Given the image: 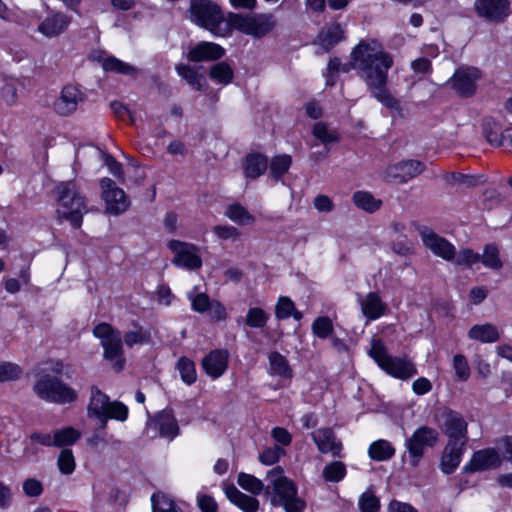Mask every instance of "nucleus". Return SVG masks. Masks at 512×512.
Returning a JSON list of instances; mask_svg holds the SVG:
<instances>
[{
    "mask_svg": "<svg viewBox=\"0 0 512 512\" xmlns=\"http://www.w3.org/2000/svg\"><path fill=\"white\" fill-rule=\"evenodd\" d=\"M71 19L62 13H52L39 25V32H61L68 28Z\"/></svg>",
    "mask_w": 512,
    "mask_h": 512,
    "instance_id": "nucleus-31",
    "label": "nucleus"
},
{
    "mask_svg": "<svg viewBox=\"0 0 512 512\" xmlns=\"http://www.w3.org/2000/svg\"><path fill=\"white\" fill-rule=\"evenodd\" d=\"M368 454L374 461H386L394 456L395 448L387 440L380 439L369 446Z\"/></svg>",
    "mask_w": 512,
    "mask_h": 512,
    "instance_id": "nucleus-32",
    "label": "nucleus"
},
{
    "mask_svg": "<svg viewBox=\"0 0 512 512\" xmlns=\"http://www.w3.org/2000/svg\"><path fill=\"white\" fill-rule=\"evenodd\" d=\"M355 205L369 213H373L380 209L382 201L374 198L372 194L365 191H358L353 195Z\"/></svg>",
    "mask_w": 512,
    "mask_h": 512,
    "instance_id": "nucleus-36",
    "label": "nucleus"
},
{
    "mask_svg": "<svg viewBox=\"0 0 512 512\" xmlns=\"http://www.w3.org/2000/svg\"><path fill=\"white\" fill-rule=\"evenodd\" d=\"M225 216L239 225H248L255 222V217L239 203H233L227 206Z\"/></svg>",
    "mask_w": 512,
    "mask_h": 512,
    "instance_id": "nucleus-33",
    "label": "nucleus"
},
{
    "mask_svg": "<svg viewBox=\"0 0 512 512\" xmlns=\"http://www.w3.org/2000/svg\"><path fill=\"white\" fill-rule=\"evenodd\" d=\"M189 11L193 22L211 32L224 20L222 9L212 0H190Z\"/></svg>",
    "mask_w": 512,
    "mask_h": 512,
    "instance_id": "nucleus-8",
    "label": "nucleus"
},
{
    "mask_svg": "<svg viewBox=\"0 0 512 512\" xmlns=\"http://www.w3.org/2000/svg\"><path fill=\"white\" fill-rule=\"evenodd\" d=\"M209 77L218 84L228 85L234 78V71L228 63L218 62L210 67Z\"/></svg>",
    "mask_w": 512,
    "mask_h": 512,
    "instance_id": "nucleus-34",
    "label": "nucleus"
},
{
    "mask_svg": "<svg viewBox=\"0 0 512 512\" xmlns=\"http://www.w3.org/2000/svg\"><path fill=\"white\" fill-rule=\"evenodd\" d=\"M334 326L332 320L327 316L317 317L312 324V332L320 339L332 336Z\"/></svg>",
    "mask_w": 512,
    "mask_h": 512,
    "instance_id": "nucleus-45",
    "label": "nucleus"
},
{
    "mask_svg": "<svg viewBox=\"0 0 512 512\" xmlns=\"http://www.w3.org/2000/svg\"><path fill=\"white\" fill-rule=\"evenodd\" d=\"M313 136L318 139L326 147L329 144L336 143L339 141V136L336 130L331 129L324 122H317L313 126Z\"/></svg>",
    "mask_w": 512,
    "mask_h": 512,
    "instance_id": "nucleus-39",
    "label": "nucleus"
},
{
    "mask_svg": "<svg viewBox=\"0 0 512 512\" xmlns=\"http://www.w3.org/2000/svg\"><path fill=\"white\" fill-rule=\"evenodd\" d=\"M53 434L57 447L72 445L80 438V433L72 427L56 430Z\"/></svg>",
    "mask_w": 512,
    "mask_h": 512,
    "instance_id": "nucleus-48",
    "label": "nucleus"
},
{
    "mask_svg": "<svg viewBox=\"0 0 512 512\" xmlns=\"http://www.w3.org/2000/svg\"><path fill=\"white\" fill-rule=\"evenodd\" d=\"M361 311L370 321L376 320L385 314L387 306L376 292L368 293L361 301Z\"/></svg>",
    "mask_w": 512,
    "mask_h": 512,
    "instance_id": "nucleus-24",
    "label": "nucleus"
},
{
    "mask_svg": "<svg viewBox=\"0 0 512 512\" xmlns=\"http://www.w3.org/2000/svg\"><path fill=\"white\" fill-rule=\"evenodd\" d=\"M483 133L486 140L494 146H503V131L501 125L493 119H486L483 123Z\"/></svg>",
    "mask_w": 512,
    "mask_h": 512,
    "instance_id": "nucleus-37",
    "label": "nucleus"
},
{
    "mask_svg": "<svg viewBox=\"0 0 512 512\" xmlns=\"http://www.w3.org/2000/svg\"><path fill=\"white\" fill-rule=\"evenodd\" d=\"M436 418L439 427L448 437V442H463V444H467V422L459 412L445 408Z\"/></svg>",
    "mask_w": 512,
    "mask_h": 512,
    "instance_id": "nucleus-10",
    "label": "nucleus"
},
{
    "mask_svg": "<svg viewBox=\"0 0 512 512\" xmlns=\"http://www.w3.org/2000/svg\"><path fill=\"white\" fill-rule=\"evenodd\" d=\"M359 508L362 512H378L380 508L379 499L368 490L360 496Z\"/></svg>",
    "mask_w": 512,
    "mask_h": 512,
    "instance_id": "nucleus-56",
    "label": "nucleus"
},
{
    "mask_svg": "<svg viewBox=\"0 0 512 512\" xmlns=\"http://www.w3.org/2000/svg\"><path fill=\"white\" fill-rule=\"evenodd\" d=\"M58 201L60 208L58 213L61 217L69 220L74 228H79L82 223V216L87 212L84 198L72 181L62 182L57 187Z\"/></svg>",
    "mask_w": 512,
    "mask_h": 512,
    "instance_id": "nucleus-4",
    "label": "nucleus"
},
{
    "mask_svg": "<svg viewBox=\"0 0 512 512\" xmlns=\"http://www.w3.org/2000/svg\"><path fill=\"white\" fill-rule=\"evenodd\" d=\"M177 369L182 381L187 385H191L196 381V369L192 360L186 357H181L177 362Z\"/></svg>",
    "mask_w": 512,
    "mask_h": 512,
    "instance_id": "nucleus-44",
    "label": "nucleus"
},
{
    "mask_svg": "<svg viewBox=\"0 0 512 512\" xmlns=\"http://www.w3.org/2000/svg\"><path fill=\"white\" fill-rule=\"evenodd\" d=\"M285 454V450L280 446L266 448L260 455L259 461L264 465H273L279 461L280 457Z\"/></svg>",
    "mask_w": 512,
    "mask_h": 512,
    "instance_id": "nucleus-58",
    "label": "nucleus"
},
{
    "mask_svg": "<svg viewBox=\"0 0 512 512\" xmlns=\"http://www.w3.org/2000/svg\"><path fill=\"white\" fill-rule=\"evenodd\" d=\"M226 495L233 504L245 512H256L259 508V501L255 497L244 494L234 486L226 489Z\"/></svg>",
    "mask_w": 512,
    "mask_h": 512,
    "instance_id": "nucleus-25",
    "label": "nucleus"
},
{
    "mask_svg": "<svg viewBox=\"0 0 512 512\" xmlns=\"http://www.w3.org/2000/svg\"><path fill=\"white\" fill-rule=\"evenodd\" d=\"M294 307L295 305L289 297L281 296L275 307L276 318L287 319L291 317V314L294 312Z\"/></svg>",
    "mask_w": 512,
    "mask_h": 512,
    "instance_id": "nucleus-57",
    "label": "nucleus"
},
{
    "mask_svg": "<svg viewBox=\"0 0 512 512\" xmlns=\"http://www.w3.org/2000/svg\"><path fill=\"white\" fill-rule=\"evenodd\" d=\"M393 57L387 53L381 43L363 40L351 52V60L341 63L340 72L355 70L366 83L368 89L379 102L389 108L397 106V100L387 89L388 71L393 66Z\"/></svg>",
    "mask_w": 512,
    "mask_h": 512,
    "instance_id": "nucleus-1",
    "label": "nucleus"
},
{
    "mask_svg": "<svg viewBox=\"0 0 512 512\" xmlns=\"http://www.w3.org/2000/svg\"><path fill=\"white\" fill-rule=\"evenodd\" d=\"M33 391L39 398L56 404L72 403L77 399V392L72 387L50 375L41 376Z\"/></svg>",
    "mask_w": 512,
    "mask_h": 512,
    "instance_id": "nucleus-5",
    "label": "nucleus"
},
{
    "mask_svg": "<svg viewBox=\"0 0 512 512\" xmlns=\"http://www.w3.org/2000/svg\"><path fill=\"white\" fill-rule=\"evenodd\" d=\"M312 438L321 453L340 457L342 443L336 439L332 429L319 428L312 433Z\"/></svg>",
    "mask_w": 512,
    "mask_h": 512,
    "instance_id": "nucleus-22",
    "label": "nucleus"
},
{
    "mask_svg": "<svg viewBox=\"0 0 512 512\" xmlns=\"http://www.w3.org/2000/svg\"><path fill=\"white\" fill-rule=\"evenodd\" d=\"M424 170L425 164L419 160H402L389 165L384 171V178L390 182L403 184L422 174Z\"/></svg>",
    "mask_w": 512,
    "mask_h": 512,
    "instance_id": "nucleus-14",
    "label": "nucleus"
},
{
    "mask_svg": "<svg viewBox=\"0 0 512 512\" xmlns=\"http://www.w3.org/2000/svg\"><path fill=\"white\" fill-rule=\"evenodd\" d=\"M269 487L273 489L271 503L274 506H282L286 512H303L306 506L305 501L297 494L296 485L284 476L280 466L274 467L267 472Z\"/></svg>",
    "mask_w": 512,
    "mask_h": 512,
    "instance_id": "nucleus-2",
    "label": "nucleus"
},
{
    "mask_svg": "<svg viewBox=\"0 0 512 512\" xmlns=\"http://www.w3.org/2000/svg\"><path fill=\"white\" fill-rule=\"evenodd\" d=\"M468 336L483 343H493L500 338V333L494 325L487 323L471 327Z\"/></svg>",
    "mask_w": 512,
    "mask_h": 512,
    "instance_id": "nucleus-27",
    "label": "nucleus"
},
{
    "mask_svg": "<svg viewBox=\"0 0 512 512\" xmlns=\"http://www.w3.org/2000/svg\"><path fill=\"white\" fill-rule=\"evenodd\" d=\"M454 263L459 266L471 267L480 262V254L472 249L465 248L455 254Z\"/></svg>",
    "mask_w": 512,
    "mask_h": 512,
    "instance_id": "nucleus-54",
    "label": "nucleus"
},
{
    "mask_svg": "<svg viewBox=\"0 0 512 512\" xmlns=\"http://www.w3.org/2000/svg\"><path fill=\"white\" fill-rule=\"evenodd\" d=\"M212 231L222 241H237L241 236V232L232 225H216Z\"/></svg>",
    "mask_w": 512,
    "mask_h": 512,
    "instance_id": "nucleus-55",
    "label": "nucleus"
},
{
    "mask_svg": "<svg viewBox=\"0 0 512 512\" xmlns=\"http://www.w3.org/2000/svg\"><path fill=\"white\" fill-rule=\"evenodd\" d=\"M3 100L6 104L13 106L18 100V84L14 80L6 81L1 89Z\"/></svg>",
    "mask_w": 512,
    "mask_h": 512,
    "instance_id": "nucleus-59",
    "label": "nucleus"
},
{
    "mask_svg": "<svg viewBox=\"0 0 512 512\" xmlns=\"http://www.w3.org/2000/svg\"><path fill=\"white\" fill-rule=\"evenodd\" d=\"M168 248L173 252L172 262L181 268L187 270H197L202 266V259L199 248L187 242L171 240L168 242Z\"/></svg>",
    "mask_w": 512,
    "mask_h": 512,
    "instance_id": "nucleus-12",
    "label": "nucleus"
},
{
    "mask_svg": "<svg viewBox=\"0 0 512 512\" xmlns=\"http://www.w3.org/2000/svg\"><path fill=\"white\" fill-rule=\"evenodd\" d=\"M481 72L475 67H460L450 78L453 90L462 97L472 96L477 89Z\"/></svg>",
    "mask_w": 512,
    "mask_h": 512,
    "instance_id": "nucleus-15",
    "label": "nucleus"
},
{
    "mask_svg": "<svg viewBox=\"0 0 512 512\" xmlns=\"http://www.w3.org/2000/svg\"><path fill=\"white\" fill-rule=\"evenodd\" d=\"M229 352L225 349H215L202 359V368L208 376L217 379L228 367Z\"/></svg>",
    "mask_w": 512,
    "mask_h": 512,
    "instance_id": "nucleus-21",
    "label": "nucleus"
},
{
    "mask_svg": "<svg viewBox=\"0 0 512 512\" xmlns=\"http://www.w3.org/2000/svg\"><path fill=\"white\" fill-rule=\"evenodd\" d=\"M480 261L486 268L494 271L502 269L504 264L500 256V249L495 243L484 246L483 253L480 254Z\"/></svg>",
    "mask_w": 512,
    "mask_h": 512,
    "instance_id": "nucleus-29",
    "label": "nucleus"
},
{
    "mask_svg": "<svg viewBox=\"0 0 512 512\" xmlns=\"http://www.w3.org/2000/svg\"><path fill=\"white\" fill-rule=\"evenodd\" d=\"M502 463L499 453L493 448L478 450L473 453L468 464L464 466L467 472L485 471L498 468Z\"/></svg>",
    "mask_w": 512,
    "mask_h": 512,
    "instance_id": "nucleus-19",
    "label": "nucleus"
},
{
    "mask_svg": "<svg viewBox=\"0 0 512 512\" xmlns=\"http://www.w3.org/2000/svg\"><path fill=\"white\" fill-rule=\"evenodd\" d=\"M453 367L455 369L457 377L466 381L470 376V368L466 358L462 354H457L453 358Z\"/></svg>",
    "mask_w": 512,
    "mask_h": 512,
    "instance_id": "nucleus-60",
    "label": "nucleus"
},
{
    "mask_svg": "<svg viewBox=\"0 0 512 512\" xmlns=\"http://www.w3.org/2000/svg\"><path fill=\"white\" fill-rule=\"evenodd\" d=\"M466 444L463 442H447L444 448L440 468L445 474L453 473L459 466Z\"/></svg>",
    "mask_w": 512,
    "mask_h": 512,
    "instance_id": "nucleus-23",
    "label": "nucleus"
},
{
    "mask_svg": "<svg viewBox=\"0 0 512 512\" xmlns=\"http://www.w3.org/2000/svg\"><path fill=\"white\" fill-rule=\"evenodd\" d=\"M368 354L381 369L395 378L406 380L417 373L411 361L391 356L384 343L379 339H372Z\"/></svg>",
    "mask_w": 512,
    "mask_h": 512,
    "instance_id": "nucleus-3",
    "label": "nucleus"
},
{
    "mask_svg": "<svg viewBox=\"0 0 512 512\" xmlns=\"http://www.w3.org/2000/svg\"><path fill=\"white\" fill-rule=\"evenodd\" d=\"M391 249L395 254L407 257L414 253V244L406 236L400 235L391 242Z\"/></svg>",
    "mask_w": 512,
    "mask_h": 512,
    "instance_id": "nucleus-51",
    "label": "nucleus"
},
{
    "mask_svg": "<svg viewBox=\"0 0 512 512\" xmlns=\"http://www.w3.org/2000/svg\"><path fill=\"white\" fill-rule=\"evenodd\" d=\"M146 435L154 439L158 436L174 439L179 434V426L171 410H162L150 417L145 427Z\"/></svg>",
    "mask_w": 512,
    "mask_h": 512,
    "instance_id": "nucleus-11",
    "label": "nucleus"
},
{
    "mask_svg": "<svg viewBox=\"0 0 512 512\" xmlns=\"http://www.w3.org/2000/svg\"><path fill=\"white\" fill-rule=\"evenodd\" d=\"M207 312H209L210 317L216 321L225 320L227 317L225 307L217 300H212Z\"/></svg>",
    "mask_w": 512,
    "mask_h": 512,
    "instance_id": "nucleus-63",
    "label": "nucleus"
},
{
    "mask_svg": "<svg viewBox=\"0 0 512 512\" xmlns=\"http://www.w3.org/2000/svg\"><path fill=\"white\" fill-rule=\"evenodd\" d=\"M225 49L213 42H199L188 48L186 58L191 62H210L221 59Z\"/></svg>",
    "mask_w": 512,
    "mask_h": 512,
    "instance_id": "nucleus-20",
    "label": "nucleus"
},
{
    "mask_svg": "<svg viewBox=\"0 0 512 512\" xmlns=\"http://www.w3.org/2000/svg\"><path fill=\"white\" fill-rule=\"evenodd\" d=\"M237 483L242 489L254 495H259L264 490L263 482L256 478L254 475L248 473H239L237 477Z\"/></svg>",
    "mask_w": 512,
    "mask_h": 512,
    "instance_id": "nucleus-41",
    "label": "nucleus"
},
{
    "mask_svg": "<svg viewBox=\"0 0 512 512\" xmlns=\"http://www.w3.org/2000/svg\"><path fill=\"white\" fill-rule=\"evenodd\" d=\"M346 475V466L343 462L334 461L326 465L322 476L327 482H340Z\"/></svg>",
    "mask_w": 512,
    "mask_h": 512,
    "instance_id": "nucleus-43",
    "label": "nucleus"
},
{
    "mask_svg": "<svg viewBox=\"0 0 512 512\" xmlns=\"http://www.w3.org/2000/svg\"><path fill=\"white\" fill-rule=\"evenodd\" d=\"M95 337L101 340L105 359L112 361L117 371L124 367L122 335L108 323H99L93 329Z\"/></svg>",
    "mask_w": 512,
    "mask_h": 512,
    "instance_id": "nucleus-6",
    "label": "nucleus"
},
{
    "mask_svg": "<svg viewBox=\"0 0 512 512\" xmlns=\"http://www.w3.org/2000/svg\"><path fill=\"white\" fill-rule=\"evenodd\" d=\"M340 34H319L314 42L316 53L323 54L329 52L337 43L342 40Z\"/></svg>",
    "mask_w": 512,
    "mask_h": 512,
    "instance_id": "nucleus-50",
    "label": "nucleus"
},
{
    "mask_svg": "<svg viewBox=\"0 0 512 512\" xmlns=\"http://www.w3.org/2000/svg\"><path fill=\"white\" fill-rule=\"evenodd\" d=\"M197 503L202 512H217V503L211 496L199 495Z\"/></svg>",
    "mask_w": 512,
    "mask_h": 512,
    "instance_id": "nucleus-64",
    "label": "nucleus"
},
{
    "mask_svg": "<svg viewBox=\"0 0 512 512\" xmlns=\"http://www.w3.org/2000/svg\"><path fill=\"white\" fill-rule=\"evenodd\" d=\"M101 66L106 72L122 74L133 78H136L138 74V69L135 66L126 63L114 56L103 58L101 61Z\"/></svg>",
    "mask_w": 512,
    "mask_h": 512,
    "instance_id": "nucleus-26",
    "label": "nucleus"
},
{
    "mask_svg": "<svg viewBox=\"0 0 512 512\" xmlns=\"http://www.w3.org/2000/svg\"><path fill=\"white\" fill-rule=\"evenodd\" d=\"M104 162L111 174H113L121 181L124 180L123 168L120 162H118L114 157L108 154L104 155Z\"/></svg>",
    "mask_w": 512,
    "mask_h": 512,
    "instance_id": "nucleus-62",
    "label": "nucleus"
},
{
    "mask_svg": "<svg viewBox=\"0 0 512 512\" xmlns=\"http://www.w3.org/2000/svg\"><path fill=\"white\" fill-rule=\"evenodd\" d=\"M477 15L488 22H503L511 13L509 0H475Z\"/></svg>",
    "mask_w": 512,
    "mask_h": 512,
    "instance_id": "nucleus-16",
    "label": "nucleus"
},
{
    "mask_svg": "<svg viewBox=\"0 0 512 512\" xmlns=\"http://www.w3.org/2000/svg\"><path fill=\"white\" fill-rule=\"evenodd\" d=\"M100 186L107 213L119 215L128 209L130 201L127 195L121 188L116 186L112 179L107 177L102 178Z\"/></svg>",
    "mask_w": 512,
    "mask_h": 512,
    "instance_id": "nucleus-13",
    "label": "nucleus"
},
{
    "mask_svg": "<svg viewBox=\"0 0 512 512\" xmlns=\"http://www.w3.org/2000/svg\"><path fill=\"white\" fill-rule=\"evenodd\" d=\"M134 329L128 331L123 336L124 342L128 347H133L134 345H143L149 343L151 341L150 332L143 327L133 324Z\"/></svg>",
    "mask_w": 512,
    "mask_h": 512,
    "instance_id": "nucleus-40",
    "label": "nucleus"
},
{
    "mask_svg": "<svg viewBox=\"0 0 512 512\" xmlns=\"http://www.w3.org/2000/svg\"><path fill=\"white\" fill-rule=\"evenodd\" d=\"M270 374L281 377H291L292 371L288 361L278 352L269 355Z\"/></svg>",
    "mask_w": 512,
    "mask_h": 512,
    "instance_id": "nucleus-38",
    "label": "nucleus"
},
{
    "mask_svg": "<svg viewBox=\"0 0 512 512\" xmlns=\"http://www.w3.org/2000/svg\"><path fill=\"white\" fill-rule=\"evenodd\" d=\"M269 320V314L262 308L253 307L247 311L245 323L251 328H263Z\"/></svg>",
    "mask_w": 512,
    "mask_h": 512,
    "instance_id": "nucleus-46",
    "label": "nucleus"
},
{
    "mask_svg": "<svg viewBox=\"0 0 512 512\" xmlns=\"http://www.w3.org/2000/svg\"><path fill=\"white\" fill-rule=\"evenodd\" d=\"M195 290L196 288L187 293V297L191 301L192 310L199 313L207 312L212 300H210L206 293L196 292Z\"/></svg>",
    "mask_w": 512,
    "mask_h": 512,
    "instance_id": "nucleus-49",
    "label": "nucleus"
},
{
    "mask_svg": "<svg viewBox=\"0 0 512 512\" xmlns=\"http://www.w3.org/2000/svg\"><path fill=\"white\" fill-rule=\"evenodd\" d=\"M421 240L424 246L429 249L435 256L446 261H453L456 254L455 246L444 237L436 234L429 228H423L420 231Z\"/></svg>",
    "mask_w": 512,
    "mask_h": 512,
    "instance_id": "nucleus-18",
    "label": "nucleus"
},
{
    "mask_svg": "<svg viewBox=\"0 0 512 512\" xmlns=\"http://www.w3.org/2000/svg\"><path fill=\"white\" fill-rule=\"evenodd\" d=\"M85 101V94L74 85H66L53 102V110L60 116L73 114Z\"/></svg>",
    "mask_w": 512,
    "mask_h": 512,
    "instance_id": "nucleus-17",
    "label": "nucleus"
},
{
    "mask_svg": "<svg viewBox=\"0 0 512 512\" xmlns=\"http://www.w3.org/2000/svg\"><path fill=\"white\" fill-rule=\"evenodd\" d=\"M22 369L15 363L0 361V382L14 381L20 378Z\"/></svg>",
    "mask_w": 512,
    "mask_h": 512,
    "instance_id": "nucleus-52",
    "label": "nucleus"
},
{
    "mask_svg": "<svg viewBox=\"0 0 512 512\" xmlns=\"http://www.w3.org/2000/svg\"><path fill=\"white\" fill-rule=\"evenodd\" d=\"M291 156L287 154L275 156L270 163V171L276 180L280 179L290 168Z\"/></svg>",
    "mask_w": 512,
    "mask_h": 512,
    "instance_id": "nucleus-47",
    "label": "nucleus"
},
{
    "mask_svg": "<svg viewBox=\"0 0 512 512\" xmlns=\"http://www.w3.org/2000/svg\"><path fill=\"white\" fill-rule=\"evenodd\" d=\"M222 23L226 24L225 29L227 32H249L253 21L250 17L229 13L226 17L224 16Z\"/></svg>",
    "mask_w": 512,
    "mask_h": 512,
    "instance_id": "nucleus-35",
    "label": "nucleus"
},
{
    "mask_svg": "<svg viewBox=\"0 0 512 512\" xmlns=\"http://www.w3.org/2000/svg\"><path fill=\"white\" fill-rule=\"evenodd\" d=\"M268 161L264 155L249 154L244 164V174L249 178H257L261 176L267 169Z\"/></svg>",
    "mask_w": 512,
    "mask_h": 512,
    "instance_id": "nucleus-28",
    "label": "nucleus"
},
{
    "mask_svg": "<svg viewBox=\"0 0 512 512\" xmlns=\"http://www.w3.org/2000/svg\"><path fill=\"white\" fill-rule=\"evenodd\" d=\"M438 439L439 433L436 429L429 426H420L417 428L405 442L411 466H418L425 449L435 446Z\"/></svg>",
    "mask_w": 512,
    "mask_h": 512,
    "instance_id": "nucleus-9",
    "label": "nucleus"
},
{
    "mask_svg": "<svg viewBox=\"0 0 512 512\" xmlns=\"http://www.w3.org/2000/svg\"><path fill=\"white\" fill-rule=\"evenodd\" d=\"M151 500L153 512H181L175 502L163 493L153 494Z\"/></svg>",
    "mask_w": 512,
    "mask_h": 512,
    "instance_id": "nucleus-42",
    "label": "nucleus"
},
{
    "mask_svg": "<svg viewBox=\"0 0 512 512\" xmlns=\"http://www.w3.org/2000/svg\"><path fill=\"white\" fill-rule=\"evenodd\" d=\"M57 465L62 474L69 475L75 469V459L70 449H63L57 460Z\"/></svg>",
    "mask_w": 512,
    "mask_h": 512,
    "instance_id": "nucleus-53",
    "label": "nucleus"
},
{
    "mask_svg": "<svg viewBox=\"0 0 512 512\" xmlns=\"http://www.w3.org/2000/svg\"><path fill=\"white\" fill-rule=\"evenodd\" d=\"M177 74L183 78L193 89L202 91L204 77L194 67L188 64H177L175 66Z\"/></svg>",
    "mask_w": 512,
    "mask_h": 512,
    "instance_id": "nucleus-30",
    "label": "nucleus"
},
{
    "mask_svg": "<svg viewBox=\"0 0 512 512\" xmlns=\"http://www.w3.org/2000/svg\"><path fill=\"white\" fill-rule=\"evenodd\" d=\"M128 408L121 402L110 401V398L103 393L98 387L91 388V395L87 407L89 417L104 416L110 414L111 419L117 421H125L128 418Z\"/></svg>",
    "mask_w": 512,
    "mask_h": 512,
    "instance_id": "nucleus-7",
    "label": "nucleus"
},
{
    "mask_svg": "<svg viewBox=\"0 0 512 512\" xmlns=\"http://www.w3.org/2000/svg\"><path fill=\"white\" fill-rule=\"evenodd\" d=\"M22 489L27 497L36 498L43 493V485L34 478L26 479L22 484Z\"/></svg>",
    "mask_w": 512,
    "mask_h": 512,
    "instance_id": "nucleus-61",
    "label": "nucleus"
}]
</instances>
